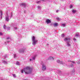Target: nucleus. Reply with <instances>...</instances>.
<instances>
[{"label": "nucleus", "mask_w": 80, "mask_h": 80, "mask_svg": "<svg viewBox=\"0 0 80 80\" xmlns=\"http://www.w3.org/2000/svg\"><path fill=\"white\" fill-rule=\"evenodd\" d=\"M23 71L26 74H28L31 73L32 72V68H30V67H27L21 70V72L22 73H23Z\"/></svg>", "instance_id": "f257e3e1"}, {"label": "nucleus", "mask_w": 80, "mask_h": 80, "mask_svg": "<svg viewBox=\"0 0 80 80\" xmlns=\"http://www.w3.org/2000/svg\"><path fill=\"white\" fill-rule=\"evenodd\" d=\"M32 45L34 46H35L38 42V40L37 39H35V36H33L32 37Z\"/></svg>", "instance_id": "f03ea898"}, {"label": "nucleus", "mask_w": 80, "mask_h": 80, "mask_svg": "<svg viewBox=\"0 0 80 80\" xmlns=\"http://www.w3.org/2000/svg\"><path fill=\"white\" fill-rule=\"evenodd\" d=\"M71 40V38H65L64 39V41L66 42H70V40Z\"/></svg>", "instance_id": "7ed1b4c3"}, {"label": "nucleus", "mask_w": 80, "mask_h": 80, "mask_svg": "<svg viewBox=\"0 0 80 80\" xmlns=\"http://www.w3.org/2000/svg\"><path fill=\"white\" fill-rule=\"evenodd\" d=\"M42 68L43 71H45V70H46V65L44 64H42Z\"/></svg>", "instance_id": "20e7f679"}, {"label": "nucleus", "mask_w": 80, "mask_h": 80, "mask_svg": "<svg viewBox=\"0 0 80 80\" xmlns=\"http://www.w3.org/2000/svg\"><path fill=\"white\" fill-rule=\"evenodd\" d=\"M57 62L58 63H60V64H62V65H63V64H65V63L62 61H60V60H58L57 61Z\"/></svg>", "instance_id": "39448f33"}, {"label": "nucleus", "mask_w": 80, "mask_h": 80, "mask_svg": "<svg viewBox=\"0 0 80 80\" xmlns=\"http://www.w3.org/2000/svg\"><path fill=\"white\" fill-rule=\"evenodd\" d=\"M25 51V49L24 48L21 49L19 50V53H24Z\"/></svg>", "instance_id": "423d86ee"}, {"label": "nucleus", "mask_w": 80, "mask_h": 80, "mask_svg": "<svg viewBox=\"0 0 80 80\" xmlns=\"http://www.w3.org/2000/svg\"><path fill=\"white\" fill-rule=\"evenodd\" d=\"M5 20L6 22H8L9 20H10V19H9V17H8V15L6 16L5 18Z\"/></svg>", "instance_id": "0eeeda50"}, {"label": "nucleus", "mask_w": 80, "mask_h": 80, "mask_svg": "<svg viewBox=\"0 0 80 80\" xmlns=\"http://www.w3.org/2000/svg\"><path fill=\"white\" fill-rule=\"evenodd\" d=\"M20 6H21V7H23L25 8V7H26V4L25 3H21L20 4Z\"/></svg>", "instance_id": "6e6552de"}, {"label": "nucleus", "mask_w": 80, "mask_h": 80, "mask_svg": "<svg viewBox=\"0 0 80 80\" xmlns=\"http://www.w3.org/2000/svg\"><path fill=\"white\" fill-rule=\"evenodd\" d=\"M46 23L47 24H49V23H51V21L49 19H47L46 20Z\"/></svg>", "instance_id": "1a4fd4ad"}, {"label": "nucleus", "mask_w": 80, "mask_h": 80, "mask_svg": "<svg viewBox=\"0 0 80 80\" xmlns=\"http://www.w3.org/2000/svg\"><path fill=\"white\" fill-rule=\"evenodd\" d=\"M71 75H75V70L74 69L72 70L71 72Z\"/></svg>", "instance_id": "9d476101"}, {"label": "nucleus", "mask_w": 80, "mask_h": 80, "mask_svg": "<svg viewBox=\"0 0 80 80\" xmlns=\"http://www.w3.org/2000/svg\"><path fill=\"white\" fill-rule=\"evenodd\" d=\"M80 35L79 34V33L77 32L75 35V37L76 38H78V37H80Z\"/></svg>", "instance_id": "9b49d317"}, {"label": "nucleus", "mask_w": 80, "mask_h": 80, "mask_svg": "<svg viewBox=\"0 0 80 80\" xmlns=\"http://www.w3.org/2000/svg\"><path fill=\"white\" fill-rule=\"evenodd\" d=\"M0 13H1V15H0V18L1 17V19L2 20V11H0Z\"/></svg>", "instance_id": "f8f14e48"}, {"label": "nucleus", "mask_w": 80, "mask_h": 80, "mask_svg": "<svg viewBox=\"0 0 80 80\" xmlns=\"http://www.w3.org/2000/svg\"><path fill=\"white\" fill-rule=\"evenodd\" d=\"M69 42H66L67 43V46L68 47H70V46H71V45L69 43Z\"/></svg>", "instance_id": "ddd939ff"}, {"label": "nucleus", "mask_w": 80, "mask_h": 80, "mask_svg": "<svg viewBox=\"0 0 80 80\" xmlns=\"http://www.w3.org/2000/svg\"><path fill=\"white\" fill-rule=\"evenodd\" d=\"M48 60H54V58L52 57H49Z\"/></svg>", "instance_id": "4468645a"}, {"label": "nucleus", "mask_w": 80, "mask_h": 80, "mask_svg": "<svg viewBox=\"0 0 80 80\" xmlns=\"http://www.w3.org/2000/svg\"><path fill=\"white\" fill-rule=\"evenodd\" d=\"M62 8L65 10L66 9V5H64L62 7Z\"/></svg>", "instance_id": "2eb2a0df"}, {"label": "nucleus", "mask_w": 80, "mask_h": 80, "mask_svg": "<svg viewBox=\"0 0 80 80\" xmlns=\"http://www.w3.org/2000/svg\"><path fill=\"white\" fill-rule=\"evenodd\" d=\"M53 25L54 27H57V26H58V23L55 22L54 23Z\"/></svg>", "instance_id": "dca6fc26"}, {"label": "nucleus", "mask_w": 80, "mask_h": 80, "mask_svg": "<svg viewBox=\"0 0 80 80\" xmlns=\"http://www.w3.org/2000/svg\"><path fill=\"white\" fill-rule=\"evenodd\" d=\"M10 18H12V16H13V12H11L10 14Z\"/></svg>", "instance_id": "f3484780"}, {"label": "nucleus", "mask_w": 80, "mask_h": 80, "mask_svg": "<svg viewBox=\"0 0 80 80\" xmlns=\"http://www.w3.org/2000/svg\"><path fill=\"white\" fill-rule=\"evenodd\" d=\"M2 63H3L4 64H7V62L5 61H2Z\"/></svg>", "instance_id": "a211bd4d"}, {"label": "nucleus", "mask_w": 80, "mask_h": 80, "mask_svg": "<svg viewBox=\"0 0 80 80\" xmlns=\"http://www.w3.org/2000/svg\"><path fill=\"white\" fill-rule=\"evenodd\" d=\"M16 64L17 65H20V63L19 62H16Z\"/></svg>", "instance_id": "6ab92c4d"}, {"label": "nucleus", "mask_w": 80, "mask_h": 80, "mask_svg": "<svg viewBox=\"0 0 80 80\" xmlns=\"http://www.w3.org/2000/svg\"><path fill=\"white\" fill-rule=\"evenodd\" d=\"M69 67H73V64H69Z\"/></svg>", "instance_id": "aec40b11"}, {"label": "nucleus", "mask_w": 80, "mask_h": 80, "mask_svg": "<svg viewBox=\"0 0 80 80\" xmlns=\"http://www.w3.org/2000/svg\"><path fill=\"white\" fill-rule=\"evenodd\" d=\"M37 3H38L39 4H40L41 3V2H40V1H38L36 2Z\"/></svg>", "instance_id": "412c9836"}, {"label": "nucleus", "mask_w": 80, "mask_h": 80, "mask_svg": "<svg viewBox=\"0 0 80 80\" xmlns=\"http://www.w3.org/2000/svg\"><path fill=\"white\" fill-rule=\"evenodd\" d=\"M35 57H36V56H35L33 57L32 58V59H33L34 60H35Z\"/></svg>", "instance_id": "4be33fe9"}, {"label": "nucleus", "mask_w": 80, "mask_h": 80, "mask_svg": "<svg viewBox=\"0 0 80 80\" xmlns=\"http://www.w3.org/2000/svg\"><path fill=\"white\" fill-rule=\"evenodd\" d=\"M3 28L4 29H5H5H6V26H5V25H4L3 26Z\"/></svg>", "instance_id": "5701e85b"}, {"label": "nucleus", "mask_w": 80, "mask_h": 80, "mask_svg": "<svg viewBox=\"0 0 80 80\" xmlns=\"http://www.w3.org/2000/svg\"><path fill=\"white\" fill-rule=\"evenodd\" d=\"M72 12L73 13H75V12H76V10H73L72 11Z\"/></svg>", "instance_id": "b1692460"}, {"label": "nucleus", "mask_w": 80, "mask_h": 80, "mask_svg": "<svg viewBox=\"0 0 80 80\" xmlns=\"http://www.w3.org/2000/svg\"><path fill=\"white\" fill-rule=\"evenodd\" d=\"M12 75L14 78H16V77H17L16 76V75L15 74H12Z\"/></svg>", "instance_id": "393cba45"}, {"label": "nucleus", "mask_w": 80, "mask_h": 80, "mask_svg": "<svg viewBox=\"0 0 80 80\" xmlns=\"http://www.w3.org/2000/svg\"><path fill=\"white\" fill-rule=\"evenodd\" d=\"M37 8H38V9H40V8H41V7H40V6H38L37 7Z\"/></svg>", "instance_id": "a878e982"}, {"label": "nucleus", "mask_w": 80, "mask_h": 80, "mask_svg": "<svg viewBox=\"0 0 80 80\" xmlns=\"http://www.w3.org/2000/svg\"><path fill=\"white\" fill-rule=\"evenodd\" d=\"M17 57V55L15 54H14V58H16Z\"/></svg>", "instance_id": "bb28decb"}, {"label": "nucleus", "mask_w": 80, "mask_h": 80, "mask_svg": "<svg viewBox=\"0 0 80 80\" xmlns=\"http://www.w3.org/2000/svg\"><path fill=\"white\" fill-rule=\"evenodd\" d=\"M7 40H9V39H10V37H8L7 38H6Z\"/></svg>", "instance_id": "cd10ccee"}, {"label": "nucleus", "mask_w": 80, "mask_h": 80, "mask_svg": "<svg viewBox=\"0 0 80 80\" xmlns=\"http://www.w3.org/2000/svg\"><path fill=\"white\" fill-rule=\"evenodd\" d=\"M72 7H73V6L71 4L70 6V8H72Z\"/></svg>", "instance_id": "c85d7f7f"}, {"label": "nucleus", "mask_w": 80, "mask_h": 80, "mask_svg": "<svg viewBox=\"0 0 80 80\" xmlns=\"http://www.w3.org/2000/svg\"><path fill=\"white\" fill-rule=\"evenodd\" d=\"M10 27H8L7 28V30H10Z\"/></svg>", "instance_id": "c756f323"}, {"label": "nucleus", "mask_w": 80, "mask_h": 80, "mask_svg": "<svg viewBox=\"0 0 80 80\" xmlns=\"http://www.w3.org/2000/svg\"><path fill=\"white\" fill-rule=\"evenodd\" d=\"M7 57V55H6L4 56V58H6Z\"/></svg>", "instance_id": "7c9ffc66"}, {"label": "nucleus", "mask_w": 80, "mask_h": 80, "mask_svg": "<svg viewBox=\"0 0 80 80\" xmlns=\"http://www.w3.org/2000/svg\"><path fill=\"white\" fill-rule=\"evenodd\" d=\"M56 19L57 20H58V21H59V20H60V18H56Z\"/></svg>", "instance_id": "2f4dec72"}, {"label": "nucleus", "mask_w": 80, "mask_h": 80, "mask_svg": "<svg viewBox=\"0 0 80 80\" xmlns=\"http://www.w3.org/2000/svg\"><path fill=\"white\" fill-rule=\"evenodd\" d=\"M14 29L15 30H17V27H14Z\"/></svg>", "instance_id": "473e14b6"}, {"label": "nucleus", "mask_w": 80, "mask_h": 80, "mask_svg": "<svg viewBox=\"0 0 80 80\" xmlns=\"http://www.w3.org/2000/svg\"><path fill=\"white\" fill-rule=\"evenodd\" d=\"M73 40L75 42L76 41V40H77V39H75V38H73Z\"/></svg>", "instance_id": "72a5a7b5"}, {"label": "nucleus", "mask_w": 80, "mask_h": 80, "mask_svg": "<svg viewBox=\"0 0 80 80\" xmlns=\"http://www.w3.org/2000/svg\"><path fill=\"white\" fill-rule=\"evenodd\" d=\"M62 37L63 38V37H64L65 35H64V34H62Z\"/></svg>", "instance_id": "f704fd0d"}, {"label": "nucleus", "mask_w": 80, "mask_h": 80, "mask_svg": "<svg viewBox=\"0 0 80 80\" xmlns=\"http://www.w3.org/2000/svg\"><path fill=\"white\" fill-rule=\"evenodd\" d=\"M59 11V10H57L56 11V12L57 13H58V12Z\"/></svg>", "instance_id": "c9c22d12"}, {"label": "nucleus", "mask_w": 80, "mask_h": 80, "mask_svg": "<svg viewBox=\"0 0 80 80\" xmlns=\"http://www.w3.org/2000/svg\"><path fill=\"white\" fill-rule=\"evenodd\" d=\"M3 35V34L2 32H0V35Z\"/></svg>", "instance_id": "e433bc0d"}, {"label": "nucleus", "mask_w": 80, "mask_h": 80, "mask_svg": "<svg viewBox=\"0 0 80 80\" xmlns=\"http://www.w3.org/2000/svg\"><path fill=\"white\" fill-rule=\"evenodd\" d=\"M62 25H63V26H64V27H65V24H62Z\"/></svg>", "instance_id": "4c0bfd02"}, {"label": "nucleus", "mask_w": 80, "mask_h": 80, "mask_svg": "<svg viewBox=\"0 0 80 80\" xmlns=\"http://www.w3.org/2000/svg\"><path fill=\"white\" fill-rule=\"evenodd\" d=\"M71 62H72V63H75V62H74V61H72Z\"/></svg>", "instance_id": "58836bf2"}, {"label": "nucleus", "mask_w": 80, "mask_h": 80, "mask_svg": "<svg viewBox=\"0 0 80 80\" xmlns=\"http://www.w3.org/2000/svg\"><path fill=\"white\" fill-rule=\"evenodd\" d=\"M9 42H10V41H8L7 42V43H9Z\"/></svg>", "instance_id": "ea45409f"}, {"label": "nucleus", "mask_w": 80, "mask_h": 80, "mask_svg": "<svg viewBox=\"0 0 80 80\" xmlns=\"http://www.w3.org/2000/svg\"><path fill=\"white\" fill-rule=\"evenodd\" d=\"M68 62H71V61H70V60H68Z\"/></svg>", "instance_id": "a19ab883"}, {"label": "nucleus", "mask_w": 80, "mask_h": 80, "mask_svg": "<svg viewBox=\"0 0 80 80\" xmlns=\"http://www.w3.org/2000/svg\"><path fill=\"white\" fill-rule=\"evenodd\" d=\"M30 61H32V59H30Z\"/></svg>", "instance_id": "79ce46f5"}, {"label": "nucleus", "mask_w": 80, "mask_h": 80, "mask_svg": "<svg viewBox=\"0 0 80 80\" xmlns=\"http://www.w3.org/2000/svg\"><path fill=\"white\" fill-rule=\"evenodd\" d=\"M61 0V1H63V0Z\"/></svg>", "instance_id": "37998d69"}, {"label": "nucleus", "mask_w": 80, "mask_h": 80, "mask_svg": "<svg viewBox=\"0 0 80 80\" xmlns=\"http://www.w3.org/2000/svg\"><path fill=\"white\" fill-rule=\"evenodd\" d=\"M7 43V42H5V43Z\"/></svg>", "instance_id": "c03bdc74"}, {"label": "nucleus", "mask_w": 80, "mask_h": 80, "mask_svg": "<svg viewBox=\"0 0 80 80\" xmlns=\"http://www.w3.org/2000/svg\"><path fill=\"white\" fill-rule=\"evenodd\" d=\"M24 13H25V11H24Z\"/></svg>", "instance_id": "a18cd8bd"}]
</instances>
